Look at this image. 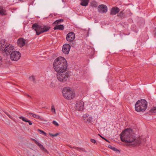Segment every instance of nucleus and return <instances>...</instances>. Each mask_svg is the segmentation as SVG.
Here are the masks:
<instances>
[{
    "label": "nucleus",
    "instance_id": "1",
    "mask_svg": "<svg viewBox=\"0 0 156 156\" xmlns=\"http://www.w3.org/2000/svg\"><path fill=\"white\" fill-rule=\"evenodd\" d=\"M132 130L126 129L123 131L120 134L121 140L123 142L129 143L128 146H136L140 144V141L136 139L135 136L132 134Z\"/></svg>",
    "mask_w": 156,
    "mask_h": 156
},
{
    "label": "nucleus",
    "instance_id": "2",
    "mask_svg": "<svg viewBox=\"0 0 156 156\" xmlns=\"http://www.w3.org/2000/svg\"><path fill=\"white\" fill-rule=\"evenodd\" d=\"M53 66L54 69L57 72L66 71L68 67L66 60L62 57H59L55 60Z\"/></svg>",
    "mask_w": 156,
    "mask_h": 156
},
{
    "label": "nucleus",
    "instance_id": "3",
    "mask_svg": "<svg viewBox=\"0 0 156 156\" xmlns=\"http://www.w3.org/2000/svg\"><path fill=\"white\" fill-rule=\"evenodd\" d=\"M32 27L36 31V35H37L48 31L51 28L50 27L48 26L40 25L37 23L34 24Z\"/></svg>",
    "mask_w": 156,
    "mask_h": 156
},
{
    "label": "nucleus",
    "instance_id": "4",
    "mask_svg": "<svg viewBox=\"0 0 156 156\" xmlns=\"http://www.w3.org/2000/svg\"><path fill=\"white\" fill-rule=\"evenodd\" d=\"M147 102L144 99L138 100L135 105V109L138 112H144L147 107Z\"/></svg>",
    "mask_w": 156,
    "mask_h": 156
},
{
    "label": "nucleus",
    "instance_id": "5",
    "mask_svg": "<svg viewBox=\"0 0 156 156\" xmlns=\"http://www.w3.org/2000/svg\"><path fill=\"white\" fill-rule=\"evenodd\" d=\"M57 77L58 81L65 82L69 80V78L71 75V72L67 70L57 72Z\"/></svg>",
    "mask_w": 156,
    "mask_h": 156
},
{
    "label": "nucleus",
    "instance_id": "6",
    "mask_svg": "<svg viewBox=\"0 0 156 156\" xmlns=\"http://www.w3.org/2000/svg\"><path fill=\"white\" fill-rule=\"evenodd\" d=\"M62 93L64 98L68 100L73 99L75 96V94L69 87H64L62 90Z\"/></svg>",
    "mask_w": 156,
    "mask_h": 156
},
{
    "label": "nucleus",
    "instance_id": "7",
    "mask_svg": "<svg viewBox=\"0 0 156 156\" xmlns=\"http://www.w3.org/2000/svg\"><path fill=\"white\" fill-rule=\"evenodd\" d=\"M21 57V54L20 52L17 51H12L10 55V58L11 60L17 61Z\"/></svg>",
    "mask_w": 156,
    "mask_h": 156
},
{
    "label": "nucleus",
    "instance_id": "8",
    "mask_svg": "<svg viewBox=\"0 0 156 156\" xmlns=\"http://www.w3.org/2000/svg\"><path fill=\"white\" fill-rule=\"evenodd\" d=\"M84 108V103L80 100L77 102L76 104L75 109L78 111H82Z\"/></svg>",
    "mask_w": 156,
    "mask_h": 156
},
{
    "label": "nucleus",
    "instance_id": "9",
    "mask_svg": "<svg viewBox=\"0 0 156 156\" xmlns=\"http://www.w3.org/2000/svg\"><path fill=\"white\" fill-rule=\"evenodd\" d=\"M98 9L99 12L105 13L107 11L108 8L105 5L102 4L98 6Z\"/></svg>",
    "mask_w": 156,
    "mask_h": 156
},
{
    "label": "nucleus",
    "instance_id": "10",
    "mask_svg": "<svg viewBox=\"0 0 156 156\" xmlns=\"http://www.w3.org/2000/svg\"><path fill=\"white\" fill-rule=\"evenodd\" d=\"M13 49V46L11 44H9L7 45L3 51L4 52H6L7 54H9Z\"/></svg>",
    "mask_w": 156,
    "mask_h": 156
},
{
    "label": "nucleus",
    "instance_id": "11",
    "mask_svg": "<svg viewBox=\"0 0 156 156\" xmlns=\"http://www.w3.org/2000/svg\"><path fill=\"white\" fill-rule=\"evenodd\" d=\"M70 49V45L69 44H66L63 46L62 51L63 52L66 54H68Z\"/></svg>",
    "mask_w": 156,
    "mask_h": 156
},
{
    "label": "nucleus",
    "instance_id": "12",
    "mask_svg": "<svg viewBox=\"0 0 156 156\" xmlns=\"http://www.w3.org/2000/svg\"><path fill=\"white\" fill-rule=\"evenodd\" d=\"M75 38V35L74 33L72 32L67 34L66 39L68 41H72Z\"/></svg>",
    "mask_w": 156,
    "mask_h": 156
},
{
    "label": "nucleus",
    "instance_id": "13",
    "mask_svg": "<svg viewBox=\"0 0 156 156\" xmlns=\"http://www.w3.org/2000/svg\"><path fill=\"white\" fill-rule=\"evenodd\" d=\"M119 9L116 7H112L111 10L110 14L111 15H114L118 13L119 12Z\"/></svg>",
    "mask_w": 156,
    "mask_h": 156
},
{
    "label": "nucleus",
    "instance_id": "14",
    "mask_svg": "<svg viewBox=\"0 0 156 156\" xmlns=\"http://www.w3.org/2000/svg\"><path fill=\"white\" fill-rule=\"evenodd\" d=\"M18 46L20 47L24 46L25 44V40L23 38H20L17 41Z\"/></svg>",
    "mask_w": 156,
    "mask_h": 156
},
{
    "label": "nucleus",
    "instance_id": "15",
    "mask_svg": "<svg viewBox=\"0 0 156 156\" xmlns=\"http://www.w3.org/2000/svg\"><path fill=\"white\" fill-rule=\"evenodd\" d=\"M155 113H156V106L151 108L148 113L149 115H151Z\"/></svg>",
    "mask_w": 156,
    "mask_h": 156
},
{
    "label": "nucleus",
    "instance_id": "16",
    "mask_svg": "<svg viewBox=\"0 0 156 156\" xmlns=\"http://www.w3.org/2000/svg\"><path fill=\"white\" fill-rule=\"evenodd\" d=\"M5 12L6 10L3 9V6H0V15L1 16H5L6 15Z\"/></svg>",
    "mask_w": 156,
    "mask_h": 156
},
{
    "label": "nucleus",
    "instance_id": "17",
    "mask_svg": "<svg viewBox=\"0 0 156 156\" xmlns=\"http://www.w3.org/2000/svg\"><path fill=\"white\" fill-rule=\"evenodd\" d=\"M19 118L20 119H21L23 121L28 122L29 124L30 125H32V122H31L30 121L27 119L26 118H25L23 116H20Z\"/></svg>",
    "mask_w": 156,
    "mask_h": 156
},
{
    "label": "nucleus",
    "instance_id": "18",
    "mask_svg": "<svg viewBox=\"0 0 156 156\" xmlns=\"http://www.w3.org/2000/svg\"><path fill=\"white\" fill-rule=\"evenodd\" d=\"M54 30H63L64 29V26L63 25H56L54 28Z\"/></svg>",
    "mask_w": 156,
    "mask_h": 156
},
{
    "label": "nucleus",
    "instance_id": "19",
    "mask_svg": "<svg viewBox=\"0 0 156 156\" xmlns=\"http://www.w3.org/2000/svg\"><path fill=\"white\" fill-rule=\"evenodd\" d=\"M80 4V5L83 6H87L88 5L89 0H82Z\"/></svg>",
    "mask_w": 156,
    "mask_h": 156
},
{
    "label": "nucleus",
    "instance_id": "20",
    "mask_svg": "<svg viewBox=\"0 0 156 156\" xmlns=\"http://www.w3.org/2000/svg\"><path fill=\"white\" fill-rule=\"evenodd\" d=\"M7 45V43L4 40L2 42L0 43V47H1V48L2 50H3V49H4Z\"/></svg>",
    "mask_w": 156,
    "mask_h": 156
},
{
    "label": "nucleus",
    "instance_id": "21",
    "mask_svg": "<svg viewBox=\"0 0 156 156\" xmlns=\"http://www.w3.org/2000/svg\"><path fill=\"white\" fill-rule=\"evenodd\" d=\"M29 114L30 115V116H31L33 117L34 118H35L39 119H41V117L37 115L34 114L32 113H29Z\"/></svg>",
    "mask_w": 156,
    "mask_h": 156
},
{
    "label": "nucleus",
    "instance_id": "22",
    "mask_svg": "<svg viewBox=\"0 0 156 156\" xmlns=\"http://www.w3.org/2000/svg\"><path fill=\"white\" fill-rule=\"evenodd\" d=\"M92 118L91 117H88L87 118H84V121L86 123H90L92 121Z\"/></svg>",
    "mask_w": 156,
    "mask_h": 156
},
{
    "label": "nucleus",
    "instance_id": "23",
    "mask_svg": "<svg viewBox=\"0 0 156 156\" xmlns=\"http://www.w3.org/2000/svg\"><path fill=\"white\" fill-rule=\"evenodd\" d=\"M63 19H59L58 20H56L53 23V25H57L62 22H63Z\"/></svg>",
    "mask_w": 156,
    "mask_h": 156
},
{
    "label": "nucleus",
    "instance_id": "24",
    "mask_svg": "<svg viewBox=\"0 0 156 156\" xmlns=\"http://www.w3.org/2000/svg\"><path fill=\"white\" fill-rule=\"evenodd\" d=\"M73 148L75 149H76L80 151H84L86 152L85 151V149L83 148H80L77 147H73Z\"/></svg>",
    "mask_w": 156,
    "mask_h": 156
},
{
    "label": "nucleus",
    "instance_id": "25",
    "mask_svg": "<svg viewBox=\"0 0 156 156\" xmlns=\"http://www.w3.org/2000/svg\"><path fill=\"white\" fill-rule=\"evenodd\" d=\"M90 6L93 7H96L98 6L97 3L95 1H92L90 3Z\"/></svg>",
    "mask_w": 156,
    "mask_h": 156
},
{
    "label": "nucleus",
    "instance_id": "26",
    "mask_svg": "<svg viewBox=\"0 0 156 156\" xmlns=\"http://www.w3.org/2000/svg\"><path fill=\"white\" fill-rule=\"evenodd\" d=\"M108 147L111 149L112 150H113L115 151H119L118 149H117V148H115V147H113L112 145H109L108 146Z\"/></svg>",
    "mask_w": 156,
    "mask_h": 156
},
{
    "label": "nucleus",
    "instance_id": "27",
    "mask_svg": "<svg viewBox=\"0 0 156 156\" xmlns=\"http://www.w3.org/2000/svg\"><path fill=\"white\" fill-rule=\"evenodd\" d=\"M29 79L30 81H33L34 83H36V81H35V79L34 76H30Z\"/></svg>",
    "mask_w": 156,
    "mask_h": 156
},
{
    "label": "nucleus",
    "instance_id": "28",
    "mask_svg": "<svg viewBox=\"0 0 156 156\" xmlns=\"http://www.w3.org/2000/svg\"><path fill=\"white\" fill-rule=\"evenodd\" d=\"M70 42V44L71 45V46L73 47H74L76 45V42L73 41H69Z\"/></svg>",
    "mask_w": 156,
    "mask_h": 156
},
{
    "label": "nucleus",
    "instance_id": "29",
    "mask_svg": "<svg viewBox=\"0 0 156 156\" xmlns=\"http://www.w3.org/2000/svg\"><path fill=\"white\" fill-rule=\"evenodd\" d=\"M37 131H38L40 132H41V133L43 134L45 136H46L47 134L46 133L44 132V131L40 129H38Z\"/></svg>",
    "mask_w": 156,
    "mask_h": 156
},
{
    "label": "nucleus",
    "instance_id": "30",
    "mask_svg": "<svg viewBox=\"0 0 156 156\" xmlns=\"http://www.w3.org/2000/svg\"><path fill=\"white\" fill-rule=\"evenodd\" d=\"M89 116V115L88 114H84L83 116V120H84V118L87 119V118Z\"/></svg>",
    "mask_w": 156,
    "mask_h": 156
},
{
    "label": "nucleus",
    "instance_id": "31",
    "mask_svg": "<svg viewBox=\"0 0 156 156\" xmlns=\"http://www.w3.org/2000/svg\"><path fill=\"white\" fill-rule=\"evenodd\" d=\"M51 110L52 112L55 113V110L54 106H51Z\"/></svg>",
    "mask_w": 156,
    "mask_h": 156
},
{
    "label": "nucleus",
    "instance_id": "32",
    "mask_svg": "<svg viewBox=\"0 0 156 156\" xmlns=\"http://www.w3.org/2000/svg\"><path fill=\"white\" fill-rule=\"evenodd\" d=\"M11 119H12L13 117L10 115H9L8 112H4Z\"/></svg>",
    "mask_w": 156,
    "mask_h": 156
},
{
    "label": "nucleus",
    "instance_id": "33",
    "mask_svg": "<svg viewBox=\"0 0 156 156\" xmlns=\"http://www.w3.org/2000/svg\"><path fill=\"white\" fill-rule=\"evenodd\" d=\"M53 124L56 126H59L58 124L55 121V120L53 121L52 122Z\"/></svg>",
    "mask_w": 156,
    "mask_h": 156
},
{
    "label": "nucleus",
    "instance_id": "34",
    "mask_svg": "<svg viewBox=\"0 0 156 156\" xmlns=\"http://www.w3.org/2000/svg\"><path fill=\"white\" fill-rule=\"evenodd\" d=\"M49 135L51 136H57V135H58V133H56L55 134H52L50 133H49Z\"/></svg>",
    "mask_w": 156,
    "mask_h": 156
},
{
    "label": "nucleus",
    "instance_id": "35",
    "mask_svg": "<svg viewBox=\"0 0 156 156\" xmlns=\"http://www.w3.org/2000/svg\"><path fill=\"white\" fill-rule=\"evenodd\" d=\"M37 145L39 146V147L41 148L43 147V146L39 142L37 144Z\"/></svg>",
    "mask_w": 156,
    "mask_h": 156
},
{
    "label": "nucleus",
    "instance_id": "36",
    "mask_svg": "<svg viewBox=\"0 0 156 156\" xmlns=\"http://www.w3.org/2000/svg\"><path fill=\"white\" fill-rule=\"evenodd\" d=\"M123 15V13L122 12H121L118 14V16H122Z\"/></svg>",
    "mask_w": 156,
    "mask_h": 156
},
{
    "label": "nucleus",
    "instance_id": "37",
    "mask_svg": "<svg viewBox=\"0 0 156 156\" xmlns=\"http://www.w3.org/2000/svg\"><path fill=\"white\" fill-rule=\"evenodd\" d=\"M90 141L91 142L94 144H95L96 142V140L94 139H91L90 140Z\"/></svg>",
    "mask_w": 156,
    "mask_h": 156
},
{
    "label": "nucleus",
    "instance_id": "38",
    "mask_svg": "<svg viewBox=\"0 0 156 156\" xmlns=\"http://www.w3.org/2000/svg\"><path fill=\"white\" fill-rule=\"evenodd\" d=\"M42 150L44 152H46L48 153V152L47 150L44 147V148H43V149Z\"/></svg>",
    "mask_w": 156,
    "mask_h": 156
},
{
    "label": "nucleus",
    "instance_id": "39",
    "mask_svg": "<svg viewBox=\"0 0 156 156\" xmlns=\"http://www.w3.org/2000/svg\"><path fill=\"white\" fill-rule=\"evenodd\" d=\"M154 34V35L155 37H156V28H155V29L153 31Z\"/></svg>",
    "mask_w": 156,
    "mask_h": 156
},
{
    "label": "nucleus",
    "instance_id": "40",
    "mask_svg": "<svg viewBox=\"0 0 156 156\" xmlns=\"http://www.w3.org/2000/svg\"><path fill=\"white\" fill-rule=\"evenodd\" d=\"M31 140L34 141V142L36 143V144H37L38 142L35 139H31Z\"/></svg>",
    "mask_w": 156,
    "mask_h": 156
},
{
    "label": "nucleus",
    "instance_id": "41",
    "mask_svg": "<svg viewBox=\"0 0 156 156\" xmlns=\"http://www.w3.org/2000/svg\"><path fill=\"white\" fill-rule=\"evenodd\" d=\"M2 57L0 56V65L2 64Z\"/></svg>",
    "mask_w": 156,
    "mask_h": 156
},
{
    "label": "nucleus",
    "instance_id": "42",
    "mask_svg": "<svg viewBox=\"0 0 156 156\" xmlns=\"http://www.w3.org/2000/svg\"><path fill=\"white\" fill-rule=\"evenodd\" d=\"M99 136H100L103 139H104V140H105V138L104 137H103V136H100L99 134Z\"/></svg>",
    "mask_w": 156,
    "mask_h": 156
},
{
    "label": "nucleus",
    "instance_id": "43",
    "mask_svg": "<svg viewBox=\"0 0 156 156\" xmlns=\"http://www.w3.org/2000/svg\"><path fill=\"white\" fill-rule=\"evenodd\" d=\"M104 140H105L106 141H107L108 142V140L107 139H105Z\"/></svg>",
    "mask_w": 156,
    "mask_h": 156
},
{
    "label": "nucleus",
    "instance_id": "44",
    "mask_svg": "<svg viewBox=\"0 0 156 156\" xmlns=\"http://www.w3.org/2000/svg\"><path fill=\"white\" fill-rule=\"evenodd\" d=\"M44 148V147H43H43H41V148H40L41 150H42L43 149V148Z\"/></svg>",
    "mask_w": 156,
    "mask_h": 156
},
{
    "label": "nucleus",
    "instance_id": "45",
    "mask_svg": "<svg viewBox=\"0 0 156 156\" xmlns=\"http://www.w3.org/2000/svg\"><path fill=\"white\" fill-rule=\"evenodd\" d=\"M44 148V147H43H43H41V148H40L41 150H42L43 149V148Z\"/></svg>",
    "mask_w": 156,
    "mask_h": 156
},
{
    "label": "nucleus",
    "instance_id": "46",
    "mask_svg": "<svg viewBox=\"0 0 156 156\" xmlns=\"http://www.w3.org/2000/svg\"><path fill=\"white\" fill-rule=\"evenodd\" d=\"M52 16L53 15H52V14H50V15L49 16Z\"/></svg>",
    "mask_w": 156,
    "mask_h": 156
},
{
    "label": "nucleus",
    "instance_id": "47",
    "mask_svg": "<svg viewBox=\"0 0 156 156\" xmlns=\"http://www.w3.org/2000/svg\"><path fill=\"white\" fill-rule=\"evenodd\" d=\"M69 147L70 148H73V147H72L70 146H69Z\"/></svg>",
    "mask_w": 156,
    "mask_h": 156
},
{
    "label": "nucleus",
    "instance_id": "48",
    "mask_svg": "<svg viewBox=\"0 0 156 156\" xmlns=\"http://www.w3.org/2000/svg\"><path fill=\"white\" fill-rule=\"evenodd\" d=\"M27 96L28 97H30V95H27Z\"/></svg>",
    "mask_w": 156,
    "mask_h": 156
},
{
    "label": "nucleus",
    "instance_id": "49",
    "mask_svg": "<svg viewBox=\"0 0 156 156\" xmlns=\"http://www.w3.org/2000/svg\"><path fill=\"white\" fill-rule=\"evenodd\" d=\"M62 0V2H64V0Z\"/></svg>",
    "mask_w": 156,
    "mask_h": 156
},
{
    "label": "nucleus",
    "instance_id": "50",
    "mask_svg": "<svg viewBox=\"0 0 156 156\" xmlns=\"http://www.w3.org/2000/svg\"><path fill=\"white\" fill-rule=\"evenodd\" d=\"M0 156H2V155H1V154H0Z\"/></svg>",
    "mask_w": 156,
    "mask_h": 156
},
{
    "label": "nucleus",
    "instance_id": "51",
    "mask_svg": "<svg viewBox=\"0 0 156 156\" xmlns=\"http://www.w3.org/2000/svg\"><path fill=\"white\" fill-rule=\"evenodd\" d=\"M0 156H2V155H1V154H0Z\"/></svg>",
    "mask_w": 156,
    "mask_h": 156
}]
</instances>
